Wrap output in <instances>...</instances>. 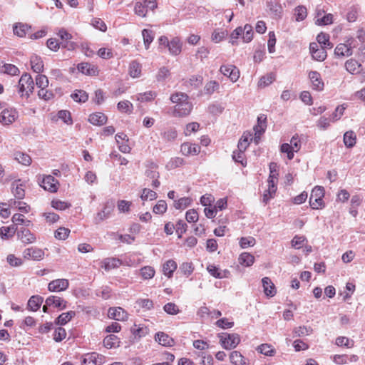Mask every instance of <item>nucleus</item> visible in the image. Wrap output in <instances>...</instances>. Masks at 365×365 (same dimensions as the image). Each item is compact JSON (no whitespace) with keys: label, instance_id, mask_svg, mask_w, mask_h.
<instances>
[{"label":"nucleus","instance_id":"obj_1","mask_svg":"<svg viewBox=\"0 0 365 365\" xmlns=\"http://www.w3.org/2000/svg\"><path fill=\"white\" fill-rule=\"evenodd\" d=\"M19 87L21 96L24 95L23 93L26 91V95L29 97L34 90V82L31 76L27 73H24L19 81Z\"/></svg>","mask_w":365,"mask_h":365},{"label":"nucleus","instance_id":"obj_2","mask_svg":"<svg viewBox=\"0 0 365 365\" xmlns=\"http://www.w3.org/2000/svg\"><path fill=\"white\" fill-rule=\"evenodd\" d=\"M222 346L225 349L235 348L240 341V336L237 334H219Z\"/></svg>","mask_w":365,"mask_h":365},{"label":"nucleus","instance_id":"obj_3","mask_svg":"<svg viewBox=\"0 0 365 365\" xmlns=\"http://www.w3.org/2000/svg\"><path fill=\"white\" fill-rule=\"evenodd\" d=\"M41 187L45 190L49 191L50 192H56L58 188V182L52 175H46L42 178L41 181H38Z\"/></svg>","mask_w":365,"mask_h":365},{"label":"nucleus","instance_id":"obj_4","mask_svg":"<svg viewBox=\"0 0 365 365\" xmlns=\"http://www.w3.org/2000/svg\"><path fill=\"white\" fill-rule=\"evenodd\" d=\"M192 109V104L189 101V99L187 98V101L174 106L173 115L175 117L186 116L190 114Z\"/></svg>","mask_w":365,"mask_h":365},{"label":"nucleus","instance_id":"obj_5","mask_svg":"<svg viewBox=\"0 0 365 365\" xmlns=\"http://www.w3.org/2000/svg\"><path fill=\"white\" fill-rule=\"evenodd\" d=\"M220 71L232 82H236L240 78V70L234 65H222Z\"/></svg>","mask_w":365,"mask_h":365},{"label":"nucleus","instance_id":"obj_6","mask_svg":"<svg viewBox=\"0 0 365 365\" xmlns=\"http://www.w3.org/2000/svg\"><path fill=\"white\" fill-rule=\"evenodd\" d=\"M354 39L348 40L347 43H339L334 50L335 55L338 56H349L352 54L351 48L356 46L354 44Z\"/></svg>","mask_w":365,"mask_h":365},{"label":"nucleus","instance_id":"obj_7","mask_svg":"<svg viewBox=\"0 0 365 365\" xmlns=\"http://www.w3.org/2000/svg\"><path fill=\"white\" fill-rule=\"evenodd\" d=\"M82 365H101L103 356L96 352L87 353L83 356Z\"/></svg>","mask_w":365,"mask_h":365},{"label":"nucleus","instance_id":"obj_8","mask_svg":"<svg viewBox=\"0 0 365 365\" xmlns=\"http://www.w3.org/2000/svg\"><path fill=\"white\" fill-rule=\"evenodd\" d=\"M309 50L312 58L316 61H322L327 58V55L324 47L319 46L317 43H311Z\"/></svg>","mask_w":365,"mask_h":365},{"label":"nucleus","instance_id":"obj_9","mask_svg":"<svg viewBox=\"0 0 365 365\" xmlns=\"http://www.w3.org/2000/svg\"><path fill=\"white\" fill-rule=\"evenodd\" d=\"M68 280L66 279H58L52 280L48 283V289L50 292H61L68 289Z\"/></svg>","mask_w":365,"mask_h":365},{"label":"nucleus","instance_id":"obj_10","mask_svg":"<svg viewBox=\"0 0 365 365\" xmlns=\"http://www.w3.org/2000/svg\"><path fill=\"white\" fill-rule=\"evenodd\" d=\"M309 78L312 82V88L320 91L324 89V84L322 79L321 74L315 71L309 73Z\"/></svg>","mask_w":365,"mask_h":365},{"label":"nucleus","instance_id":"obj_11","mask_svg":"<svg viewBox=\"0 0 365 365\" xmlns=\"http://www.w3.org/2000/svg\"><path fill=\"white\" fill-rule=\"evenodd\" d=\"M108 316L109 318L117 321H124L128 318L127 312L121 307L109 308Z\"/></svg>","mask_w":365,"mask_h":365},{"label":"nucleus","instance_id":"obj_12","mask_svg":"<svg viewBox=\"0 0 365 365\" xmlns=\"http://www.w3.org/2000/svg\"><path fill=\"white\" fill-rule=\"evenodd\" d=\"M113 208L114 204L113 202H106L104 205L103 209L97 213L96 217H95L96 222L99 223L100 222L108 218L113 210Z\"/></svg>","mask_w":365,"mask_h":365},{"label":"nucleus","instance_id":"obj_13","mask_svg":"<svg viewBox=\"0 0 365 365\" xmlns=\"http://www.w3.org/2000/svg\"><path fill=\"white\" fill-rule=\"evenodd\" d=\"M17 237L24 244H30L36 241L35 235L25 228H21L17 232Z\"/></svg>","mask_w":365,"mask_h":365},{"label":"nucleus","instance_id":"obj_14","mask_svg":"<svg viewBox=\"0 0 365 365\" xmlns=\"http://www.w3.org/2000/svg\"><path fill=\"white\" fill-rule=\"evenodd\" d=\"M180 151L185 155H197L200 152V147L195 143H184L181 145Z\"/></svg>","mask_w":365,"mask_h":365},{"label":"nucleus","instance_id":"obj_15","mask_svg":"<svg viewBox=\"0 0 365 365\" xmlns=\"http://www.w3.org/2000/svg\"><path fill=\"white\" fill-rule=\"evenodd\" d=\"M47 305L53 306L61 310L65 309L67 307V302L58 296H50L46 299Z\"/></svg>","mask_w":365,"mask_h":365},{"label":"nucleus","instance_id":"obj_16","mask_svg":"<svg viewBox=\"0 0 365 365\" xmlns=\"http://www.w3.org/2000/svg\"><path fill=\"white\" fill-rule=\"evenodd\" d=\"M44 255V252L37 247L27 248L24 251V257H30L34 260H41Z\"/></svg>","mask_w":365,"mask_h":365},{"label":"nucleus","instance_id":"obj_17","mask_svg":"<svg viewBox=\"0 0 365 365\" xmlns=\"http://www.w3.org/2000/svg\"><path fill=\"white\" fill-rule=\"evenodd\" d=\"M77 68L80 72L86 75L96 76L98 73L97 67L89 63H78Z\"/></svg>","mask_w":365,"mask_h":365},{"label":"nucleus","instance_id":"obj_18","mask_svg":"<svg viewBox=\"0 0 365 365\" xmlns=\"http://www.w3.org/2000/svg\"><path fill=\"white\" fill-rule=\"evenodd\" d=\"M20 180H18L11 183V192L18 200H22L25 197L24 185L20 183Z\"/></svg>","mask_w":365,"mask_h":365},{"label":"nucleus","instance_id":"obj_19","mask_svg":"<svg viewBox=\"0 0 365 365\" xmlns=\"http://www.w3.org/2000/svg\"><path fill=\"white\" fill-rule=\"evenodd\" d=\"M15 111L4 109L0 114V123L3 125H9L15 120Z\"/></svg>","mask_w":365,"mask_h":365},{"label":"nucleus","instance_id":"obj_20","mask_svg":"<svg viewBox=\"0 0 365 365\" xmlns=\"http://www.w3.org/2000/svg\"><path fill=\"white\" fill-rule=\"evenodd\" d=\"M155 339L165 346H172L175 343L173 339L164 332H158L155 336Z\"/></svg>","mask_w":365,"mask_h":365},{"label":"nucleus","instance_id":"obj_21","mask_svg":"<svg viewBox=\"0 0 365 365\" xmlns=\"http://www.w3.org/2000/svg\"><path fill=\"white\" fill-rule=\"evenodd\" d=\"M89 122L95 125H102L106 123L107 117L103 113H95L89 115Z\"/></svg>","mask_w":365,"mask_h":365},{"label":"nucleus","instance_id":"obj_22","mask_svg":"<svg viewBox=\"0 0 365 365\" xmlns=\"http://www.w3.org/2000/svg\"><path fill=\"white\" fill-rule=\"evenodd\" d=\"M264 292L268 297H273L276 294L275 287L269 277H264L262 279Z\"/></svg>","mask_w":365,"mask_h":365},{"label":"nucleus","instance_id":"obj_23","mask_svg":"<svg viewBox=\"0 0 365 365\" xmlns=\"http://www.w3.org/2000/svg\"><path fill=\"white\" fill-rule=\"evenodd\" d=\"M230 359L231 363L234 365H248L247 359L237 351L231 352Z\"/></svg>","mask_w":365,"mask_h":365},{"label":"nucleus","instance_id":"obj_24","mask_svg":"<svg viewBox=\"0 0 365 365\" xmlns=\"http://www.w3.org/2000/svg\"><path fill=\"white\" fill-rule=\"evenodd\" d=\"M324 195V189L322 186H316L312 191L311 197L309 199V205L312 209H317V206L313 202L314 197L322 198Z\"/></svg>","mask_w":365,"mask_h":365},{"label":"nucleus","instance_id":"obj_25","mask_svg":"<svg viewBox=\"0 0 365 365\" xmlns=\"http://www.w3.org/2000/svg\"><path fill=\"white\" fill-rule=\"evenodd\" d=\"M43 302V298L42 297L38 295L32 296L28 301V309L33 312L37 311L40 308Z\"/></svg>","mask_w":365,"mask_h":365},{"label":"nucleus","instance_id":"obj_26","mask_svg":"<svg viewBox=\"0 0 365 365\" xmlns=\"http://www.w3.org/2000/svg\"><path fill=\"white\" fill-rule=\"evenodd\" d=\"M168 48L169 49L170 53L172 55L177 56V55L180 54V53L181 52V48H182V43H180V38L178 37L173 38L169 42Z\"/></svg>","mask_w":365,"mask_h":365},{"label":"nucleus","instance_id":"obj_27","mask_svg":"<svg viewBox=\"0 0 365 365\" xmlns=\"http://www.w3.org/2000/svg\"><path fill=\"white\" fill-rule=\"evenodd\" d=\"M30 62H31V68L34 72H36L37 73H40L43 72V61L41 60V57H39L36 55H33L31 57Z\"/></svg>","mask_w":365,"mask_h":365},{"label":"nucleus","instance_id":"obj_28","mask_svg":"<svg viewBox=\"0 0 365 365\" xmlns=\"http://www.w3.org/2000/svg\"><path fill=\"white\" fill-rule=\"evenodd\" d=\"M119 338L114 334H109L103 339V344L108 349L118 347L120 346Z\"/></svg>","mask_w":365,"mask_h":365},{"label":"nucleus","instance_id":"obj_29","mask_svg":"<svg viewBox=\"0 0 365 365\" xmlns=\"http://www.w3.org/2000/svg\"><path fill=\"white\" fill-rule=\"evenodd\" d=\"M76 316L74 311H69L61 314L56 319L55 323L58 325H65Z\"/></svg>","mask_w":365,"mask_h":365},{"label":"nucleus","instance_id":"obj_30","mask_svg":"<svg viewBox=\"0 0 365 365\" xmlns=\"http://www.w3.org/2000/svg\"><path fill=\"white\" fill-rule=\"evenodd\" d=\"M178 267L176 262L173 259L168 260L163 264V273L165 276L170 278L173 276V272L176 270Z\"/></svg>","mask_w":365,"mask_h":365},{"label":"nucleus","instance_id":"obj_31","mask_svg":"<svg viewBox=\"0 0 365 365\" xmlns=\"http://www.w3.org/2000/svg\"><path fill=\"white\" fill-rule=\"evenodd\" d=\"M71 98L78 103H85L88 99V93L83 90H76L71 95Z\"/></svg>","mask_w":365,"mask_h":365},{"label":"nucleus","instance_id":"obj_32","mask_svg":"<svg viewBox=\"0 0 365 365\" xmlns=\"http://www.w3.org/2000/svg\"><path fill=\"white\" fill-rule=\"evenodd\" d=\"M14 158L19 163L24 165H29L31 163V158L26 153L17 151L14 153Z\"/></svg>","mask_w":365,"mask_h":365},{"label":"nucleus","instance_id":"obj_33","mask_svg":"<svg viewBox=\"0 0 365 365\" xmlns=\"http://www.w3.org/2000/svg\"><path fill=\"white\" fill-rule=\"evenodd\" d=\"M121 264L120 259L116 258H107L103 262L102 267L106 271H109L112 269L118 267Z\"/></svg>","mask_w":365,"mask_h":365},{"label":"nucleus","instance_id":"obj_34","mask_svg":"<svg viewBox=\"0 0 365 365\" xmlns=\"http://www.w3.org/2000/svg\"><path fill=\"white\" fill-rule=\"evenodd\" d=\"M142 36L143 38L145 48V49H148L150 43L153 42L154 39L153 31L150 29H145L142 31Z\"/></svg>","mask_w":365,"mask_h":365},{"label":"nucleus","instance_id":"obj_35","mask_svg":"<svg viewBox=\"0 0 365 365\" xmlns=\"http://www.w3.org/2000/svg\"><path fill=\"white\" fill-rule=\"evenodd\" d=\"M252 140V135L250 133L243 134L240 140H239L237 148L240 151H245L250 144V141Z\"/></svg>","mask_w":365,"mask_h":365},{"label":"nucleus","instance_id":"obj_36","mask_svg":"<svg viewBox=\"0 0 365 365\" xmlns=\"http://www.w3.org/2000/svg\"><path fill=\"white\" fill-rule=\"evenodd\" d=\"M129 73L133 78H138L141 73V65L136 61H133L129 66Z\"/></svg>","mask_w":365,"mask_h":365},{"label":"nucleus","instance_id":"obj_37","mask_svg":"<svg viewBox=\"0 0 365 365\" xmlns=\"http://www.w3.org/2000/svg\"><path fill=\"white\" fill-rule=\"evenodd\" d=\"M356 135L350 130L347 131L344 135V143L347 148H352L356 144Z\"/></svg>","mask_w":365,"mask_h":365},{"label":"nucleus","instance_id":"obj_38","mask_svg":"<svg viewBox=\"0 0 365 365\" xmlns=\"http://www.w3.org/2000/svg\"><path fill=\"white\" fill-rule=\"evenodd\" d=\"M257 351L265 356H274L276 353L273 346L268 344H262L258 346Z\"/></svg>","mask_w":365,"mask_h":365},{"label":"nucleus","instance_id":"obj_39","mask_svg":"<svg viewBox=\"0 0 365 365\" xmlns=\"http://www.w3.org/2000/svg\"><path fill=\"white\" fill-rule=\"evenodd\" d=\"M317 40L318 42V44H319V46H323L325 48H331L333 45L329 41V35L324 34V33H320L317 36Z\"/></svg>","mask_w":365,"mask_h":365},{"label":"nucleus","instance_id":"obj_40","mask_svg":"<svg viewBox=\"0 0 365 365\" xmlns=\"http://www.w3.org/2000/svg\"><path fill=\"white\" fill-rule=\"evenodd\" d=\"M255 261V257L250 253L243 252L239 257V262L245 266H251Z\"/></svg>","mask_w":365,"mask_h":365},{"label":"nucleus","instance_id":"obj_41","mask_svg":"<svg viewBox=\"0 0 365 365\" xmlns=\"http://www.w3.org/2000/svg\"><path fill=\"white\" fill-rule=\"evenodd\" d=\"M17 228L15 225H12L10 227H1L0 228V235L2 239H9L10 237L13 236L16 232Z\"/></svg>","mask_w":365,"mask_h":365},{"label":"nucleus","instance_id":"obj_42","mask_svg":"<svg viewBox=\"0 0 365 365\" xmlns=\"http://www.w3.org/2000/svg\"><path fill=\"white\" fill-rule=\"evenodd\" d=\"M312 332V329L310 327L305 326L296 327L293 330L294 336L299 337L309 335Z\"/></svg>","mask_w":365,"mask_h":365},{"label":"nucleus","instance_id":"obj_43","mask_svg":"<svg viewBox=\"0 0 365 365\" xmlns=\"http://www.w3.org/2000/svg\"><path fill=\"white\" fill-rule=\"evenodd\" d=\"M188 96L182 92H177L171 95L170 99L175 105H178L180 103L187 101Z\"/></svg>","mask_w":365,"mask_h":365},{"label":"nucleus","instance_id":"obj_44","mask_svg":"<svg viewBox=\"0 0 365 365\" xmlns=\"http://www.w3.org/2000/svg\"><path fill=\"white\" fill-rule=\"evenodd\" d=\"M1 69L3 73L11 76H16L19 73V68L16 66L10 63H4Z\"/></svg>","mask_w":365,"mask_h":365},{"label":"nucleus","instance_id":"obj_45","mask_svg":"<svg viewBox=\"0 0 365 365\" xmlns=\"http://www.w3.org/2000/svg\"><path fill=\"white\" fill-rule=\"evenodd\" d=\"M140 275L144 279H149L154 277L155 271L151 266H145L140 270Z\"/></svg>","mask_w":365,"mask_h":365},{"label":"nucleus","instance_id":"obj_46","mask_svg":"<svg viewBox=\"0 0 365 365\" xmlns=\"http://www.w3.org/2000/svg\"><path fill=\"white\" fill-rule=\"evenodd\" d=\"M360 66L361 64L359 63L358 61L354 59H349L346 61V62L345 63V67L346 71L351 73L358 72V69Z\"/></svg>","mask_w":365,"mask_h":365},{"label":"nucleus","instance_id":"obj_47","mask_svg":"<svg viewBox=\"0 0 365 365\" xmlns=\"http://www.w3.org/2000/svg\"><path fill=\"white\" fill-rule=\"evenodd\" d=\"M294 16L296 21H303L307 16V8L304 6H298L294 10Z\"/></svg>","mask_w":365,"mask_h":365},{"label":"nucleus","instance_id":"obj_48","mask_svg":"<svg viewBox=\"0 0 365 365\" xmlns=\"http://www.w3.org/2000/svg\"><path fill=\"white\" fill-rule=\"evenodd\" d=\"M134 11L136 15L141 17H145L148 9L143 2L138 1L135 5Z\"/></svg>","mask_w":365,"mask_h":365},{"label":"nucleus","instance_id":"obj_49","mask_svg":"<svg viewBox=\"0 0 365 365\" xmlns=\"http://www.w3.org/2000/svg\"><path fill=\"white\" fill-rule=\"evenodd\" d=\"M180 271L186 277L190 276L194 271V266L192 262H183L180 265Z\"/></svg>","mask_w":365,"mask_h":365},{"label":"nucleus","instance_id":"obj_50","mask_svg":"<svg viewBox=\"0 0 365 365\" xmlns=\"http://www.w3.org/2000/svg\"><path fill=\"white\" fill-rule=\"evenodd\" d=\"M275 79L274 75L273 73H269L266 76H264L260 78L258 82V86L259 87H266L270 85Z\"/></svg>","mask_w":365,"mask_h":365},{"label":"nucleus","instance_id":"obj_51","mask_svg":"<svg viewBox=\"0 0 365 365\" xmlns=\"http://www.w3.org/2000/svg\"><path fill=\"white\" fill-rule=\"evenodd\" d=\"M267 125H256L254 127L255 137L254 140L256 144L259 143L260 136L265 132Z\"/></svg>","mask_w":365,"mask_h":365},{"label":"nucleus","instance_id":"obj_52","mask_svg":"<svg viewBox=\"0 0 365 365\" xmlns=\"http://www.w3.org/2000/svg\"><path fill=\"white\" fill-rule=\"evenodd\" d=\"M255 244V239L253 237H243L240 240V246L242 248L253 247Z\"/></svg>","mask_w":365,"mask_h":365},{"label":"nucleus","instance_id":"obj_53","mask_svg":"<svg viewBox=\"0 0 365 365\" xmlns=\"http://www.w3.org/2000/svg\"><path fill=\"white\" fill-rule=\"evenodd\" d=\"M164 311L171 315H175L180 312L178 307L172 302L167 303L163 307Z\"/></svg>","mask_w":365,"mask_h":365},{"label":"nucleus","instance_id":"obj_54","mask_svg":"<svg viewBox=\"0 0 365 365\" xmlns=\"http://www.w3.org/2000/svg\"><path fill=\"white\" fill-rule=\"evenodd\" d=\"M70 233V230L66 227H59L55 232V237L58 240H66Z\"/></svg>","mask_w":365,"mask_h":365},{"label":"nucleus","instance_id":"obj_55","mask_svg":"<svg viewBox=\"0 0 365 365\" xmlns=\"http://www.w3.org/2000/svg\"><path fill=\"white\" fill-rule=\"evenodd\" d=\"M164 140L170 141L175 139L178 136V133L175 128H169L162 133Z\"/></svg>","mask_w":365,"mask_h":365},{"label":"nucleus","instance_id":"obj_56","mask_svg":"<svg viewBox=\"0 0 365 365\" xmlns=\"http://www.w3.org/2000/svg\"><path fill=\"white\" fill-rule=\"evenodd\" d=\"M276 179H273V175L269 176L268 178V189L267 192L271 197H274L277 191V185L275 182Z\"/></svg>","mask_w":365,"mask_h":365},{"label":"nucleus","instance_id":"obj_57","mask_svg":"<svg viewBox=\"0 0 365 365\" xmlns=\"http://www.w3.org/2000/svg\"><path fill=\"white\" fill-rule=\"evenodd\" d=\"M117 107H118V109L120 112L131 113V109L130 108H133V105L128 101H120L118 103Z\"/></svg>","mask_w":365,"mask_h":365},{"label":"nucleus","instance_id":"obj_58","mask_svg":"<svg viewBox=\"0 0 365 365\" xmlns=\"http://www.w3.org/2000/svg\"><path fill=\"white\" fill-rule=\"evenodd\" d=\"M136 304L146 310H150L153 308V302L149 299H139L136 301Z\"/></svg>","mask_w":365,"mask_h":365},{"label":"nucleus","instance_id":"obj_59","mask_svg":"<svg viewBox=\"0 0 365 365\" xmlns=\"http://www.w3.org/2000/svg\"><path fill=\"white\" fill-rule=\"evenodd\" d=\"M36 84L40 88H43L48 86V80L45 75L38 74L36 77Z\"/></svg>","mask_w":365,"mask_h":365},{"label":"nucleus","instance_id":"obj_60","mask_svg":"<svg viewBox=\"0 0 365 365\" xmlns=\"http://www.w3.org/2000/svg\"><path fill=\"white\" fill-rule=\"evenodd\" d=\"M167 210V203L165 200H159L153 207V212L156 214H163Z\"/></svg>","mask_w":365,"mask_h":365},{"label":"nucleus","instance_id":"obj_61","mask_svg":"<svg viewBox=\"0 0 365 365\" xmlns=\"http://www.w3.org/2000/svg\"><path fill=\"white\" fill-rule=\"evenodd\" d=\"M66 336V331L64 328L58 327L57 328L53 334V339L56 342H60L63 339H64Z\"/></svg>","mask_w":365,"mask_h":365},{"label":"nucleus","instance_id":"obj_62","mask_svg":"<svg viewBox=\"0 0 365 365\" xmlns=\"http://www.w3.org/2000/svg\"><path fill=\"white\" fill-rule=\"evenodd\" d=\"M27 29V25L19 24L14 27V34L19 37H23L26 35Z\"/></svg>","mask_w":365,"mask_h":365},{"label":"nucleus","instance_id":"obj_63","mask_svg":"<svg viewBox=\"0 0 365 365\" xmlns=\"http://www.w3.org/2000/svg\"><path fill=\"white\" fill-rule=\"evenodd\" d=\"M190 203V200L188 197H182L174 202V207L177 210L184 209L187 207Z\"/></svg>","mask_w":365,"mask_h":365},{"label":"nucleus","instance_id":"obj_64","mask_svg":"<svg viewBox=\"0 0 365 365\" xmlns=\"http://www.w3.org/2000/svg\"><path fill=\"white\" fill-rule=\"evenodd\" d=\"M140 197L143 200H152L157 197V193L150 189L145 188L143 190V193Z\"/></svg>","mask_w":365,"mask_h":365}]
</instances>
